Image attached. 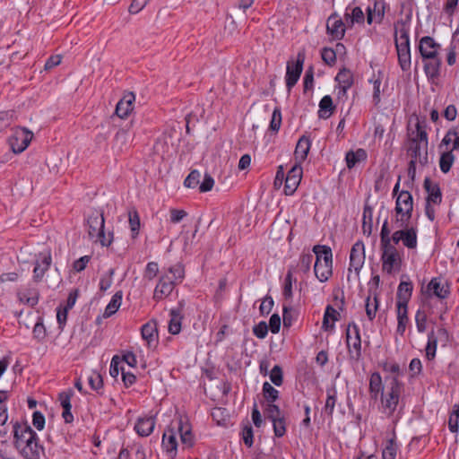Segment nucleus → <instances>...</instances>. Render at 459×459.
Here are the masks:
<instances>
[{"instance_id": "nucleus-1", "label": "nucleus", "mask_w": 459, "mask_h": 459, "mask_svg": "<svg viewBox=\"0 0 459 459\" xmlns=\"http://www.w3.org/2000/svg\"><path fill=\"white\" fill-rule=\"evenodd\" d=\"M13 446L23 459H40L44 446L39 443L38 434L27 421L12 420Z\"/></svg>"}, {"instance_id": "nucleus-2", "label": "nucleus", "mask_w": 459, "mask_h": 459, "mask_svg": "<svg viewBox=\"0 0 459 459\" xmlns=\"http://www.w3.org/2000/svg\"><path fill=\"white\" fill-rule=\"evenodd\" d=\"M88 234L91 238H96L102 247H109L113 242V232L105 233V219L103 212L92 210L87 217Z\"/></svg>"}, {"instance_id": "nucleus-3", "label": "nucleus", "mask_w": 459, "mask_h": 459, "mask_svg": "<svg viewBox=\"0 0 459 459\" xmlns=\"http://www.w3.org/2000/svg\"><path fill=\"white\" fill-rule=\"evenodd\" d=\"M313 252L316 254L315 275L321 282H325L333 274L332 249L327 246L316 245Z\"/></svg>"}, {"instance_id": "nucleus-4", "label": "nucleus", "mask_w": 459, "mask_h": 459, "mask_svg": "<svg viewBox=\"0 0 459 459\" xmlns=\"http://www.w3.org/2000/svg\"><path fill=\"white\" fill-rule=\"evenodd\" d=\"M403 388V384L394 377L388 386L387 392L380 395L381 405L379 410L386 417L390 418L394 415L398 404L400 396Z\"/></svg>"}, {"instance_id": "nucleus-5", "label": "nucleus", "mask_w": 459, "mask_h": 459, "mask_svg": "<svg viewBox=\"0 0 459 459\" xmlns=\"http://www.w3.org/2000/svg\"><path fill=\"white\" fill-rule=\"evenodd\" d=\"M382 271L387 274L399 272L403 262V251L389 245L380 246Z\"/></svg>"}, {"instance_id": "nucleus-6", "label": "nucleus", "mask_w": 459, "mask_h": 459, "mask_svg": "<svg viewBox=\"0 0 459 459\" xmlns=\"http://www.w3.org/2000/svg\"><path fill=\"white\" fill-rule=\"evenodd\" d=\"M395 227L402 228L411 220L413 211V199L411 194L407 190L400 192L395 202Z\"/></svg>"}, {"instance_id": "nucleus-7", "label": "nucleus", "mask_w": 459, "mask_h": 459, "mask_svg": "<svg viewBox=\"0 0 459 459\" xmlns=\"http://www.w3.org/2000/svg\"><path fill=\"white\" fill-rule=\"evenodd\" d=\"M346 345L351 360L359 361L361 359V337L358 325L351 322L346 332Z\"/></svg>"}, {"instance_id": "nucleus-8", "label": "nucleus", "mask_w": 459, "mask_h": 459, "mask_svg": "<svg viewBox=\"0 0 459 459\" xmlns=\"http://www.w3.org/2000/svg\"><path fill=\"white\" fill-rule=\"evenodd\" d=\"M365 19H367V15L365 16V13L360 7L350 4L346 7L344 19L336 20L332 29H339L340 27L346 29V26L352 27L356 24L362 25Z\"/></svg>"}, {"instance_id": "nucleus-9", "label": "nucleus", "mask_w": 459, "mask_h": 459, "mask_svg": "<svg viewBox=\"0 0 459 459\" xmlns=\"http://www.w3.org/2000/svg\"><path fill=\"white\" fill-rule=\"evenodd\" d=\"M32 138V132L25 127H17L9 137V144L14 153H22L27 149Z\"/></svg>"}, {"instance_id": "nucleus-10", "label": "nucleus", "mask_w": 459, "mask_h": 459, "mask_svg": "<svg viewBox=\"0 0 459 459\" xmlns=\"http://www.w3.org/2000/svg\"><path fill=\"white\" fill-rule=\"evenodd\" d=\"M450 284L441 277H434L422 290V294L426 298L437 297L439 299H447L450 295Z\"/></svg>"}, {"instance_id": "nucleus-11", "label": "nucleus", "mask_w": 459, "mask_h": 459, "mask_svg": "<svg viewBox=\"0 0 459 459\" xmlns=\"http://www.w3.org/2000/svg\"><path fill=\"white\" fill-rule=\"evenodd\" d=\"M305 61V54L299 52L296 61L290 60L287 63L286 69V87L290 91L298 82L303 70V64Z\"/></svg>"}, {"instance_id": "nucleus-12", "label": "nucleus", "mask_w": 459, "mask_h": 459, "mask_svg": "<svg viewBox=\"0 0 459 459\" xmlns=\"http://www.w3.org/2000/svg\"><path fill=\"white\" fill-rule=\"evenodd\" d=\"M52 264V255L50 250L40 252L36 255L34 268L32 271V280L34 282H40L45 273L49 270Z\"/></svg>"}, {"instance_id": "nucleus-13", "label": "nucleus", "mask_w": 459, "mask_h": 459, "mask_svg": "<svg viewBox=\"0 0 459 459\" xmlns=\"http://www.w3.org/2000/svg\"><path fill=\"white\" fill-rule=\"evenodd\" d=\"M386 8L389 9V5L385 0H368L366 9L367 23L380 24L384 20Z\"/></svg>"}, {"instance_id": "nucleus-14", "label": "nucleus", "mask_w": 459, "mask_h": 459, "mask_svg": "<svg viewBox=\"0 0 459 459\" xmlns=\"http://www.w3.org/2000/svg\"><path fill=\"white\" fill-rule=\"evenodd\" d=\"M406 152L411 157V160L419 161L421 166H426L429 163L428 157V144H421L416 143L414 139H408Z\"/></svg>"}, {"instance_id": "nucleus-15", "label": "nucleus", "mask_w": 459, "mask_h": 459, "mask_svg": "<svg viewBox=\"0 0 459 459\" xmlns=\"http://www.w3.org/2000/svg\"><path fill=\"white\" fill-rule=\"evenodd\" d=\"M302 175L303 169L300 164L293 165L292 168L288 171L283 189L286 195H292L296 192L298 186L300 184Z\"/></svg>"}, {"instance_id": "nucleus-16", "label": "nucleus", "mask_w": 459, "mask_h": 459, "mask_svg": "<svg viewBox=\"0 0 459 459\" xmlns=\"http://www.w3.org/2000/svg\"><path fill=\"white\" fill-rule=\"evenodd\" d=\"M364 261L365 247L362 241L358 240L351 249L349 271L351 272L353 269L358 275L364 264Z\"/></svg>"}, {"instance_id": "nucleus-17", "label": "nucleus", "mask_w": 459, "mask_h": 459, "mask_svg": "<svg viewBox=\"0 0 459 459\" xmlns=\"http://www.w3.org/2000/svg\"><path fill=\"white\" fill-rule=\"evenodd\" d=\"M176 282L172 278L163 275L160 278L158 284L153 292V299L161 300L171 294L175 288Z\"/></svg>"}, {"instance_id": "nucleus-18", "label": "nucleus", "mask_w": 459, "mask_h": 459, "mask_svg": "<svg viewBox=\"0 0 459 459\" xmlns=\"http://www.w3.org/2000/svg\"><path fill=\"white\" fill-rule=\"evenodd\" d=\"M402 238V228L400 230H395L391 235V230L388 225L387 219L385 220L381 231H380V246L387 245L389 243L393 247H397L396 246L401 242Z\"/></svg>"}, {"instance_id": "nucleus-19", "label": "nucleus", "mask_w": 459, "mask_h": 459, "mask_svg": "<svg viewBox=\"0 0 459 459\" xmlns=\"http://www.w3.org/2000/svg\"><path fill=\"white\" fill-rule=\"evenodd\" d=\"M135 96L133 92H128L117 102L115 113L120 118H126L134 109Z\"/></svg>"}, {"instance_id": "nucleus-20", "label": "nucleus", "mask_w": 459, "mask_h": 459, "mask_svg": "<svg viewBox=\"0 0 459 459\" xmlns=\"http://www.w3.org/2000/svg\"><path fill=\"white\" fill-rule=\"evenodd\" d=\"M424 64V71L427 77L434 81L440 75L441 60L438 56H432L431 57H422Z\"/></svg>"}, {"instance_id": "nucleus-21", "label": "nucleus", "mask_w": 459, "mask_h": 459, "mask_svg": "<svg viewBox=\"0 0 459 459\" xmlns=\"http://www.w3.org/2000/svg\"><path fill=\"white\" fill-rule=\"evenodd\" d=\"M413 290L412 282L408 281H401L398 285L397 292H396V306H404L408 307V303L411 298Z\"/></svg>"}, {"instance_id": "nucleus-22", "label": "nucleus", "mask_w": 459, "mask_h": 459, "mask_svg": "<svg viewBox=\"0 0 459 459\" xmlns=\"http://www.w3.org/2000/svg\"><path fill=\"white\" fill-rule=\"evenodd\" d=\"M407 222L402 227L401 242L408 249H415L418 245V229L414 226H408Z\"/></svg>"}, {"instance_id": "nucleus-23", "label": "nucleus", "mask_w": 459, "mask_h": 459, "mask_svg": "<svg viewBox=\"0 0 459 459\" xmlns=\"http://www.w3.org/2000/svg\"><path fill=\"white\" fill-rule=\"evenodd\" d=\"M183 307H184V301H180L178 303V307L176 308L170 309L169 316L170 319L169 322V332L171 334H178L181 331V324L183 319Z\"/></svg>"}, {"instance_id": "nucleus-24", "label": "nucleus", "mask_w": 459, "mask_h": 459, "mask_svg": "<svg viewBox=\"0 0 459 459\" xmlns=\"http://www.w3.org/2000/svg\"><path fill=\"white\" fill-rule=\"evenodd\" d=\"M423 186L428 193L426 203L439 204L442 201V193L438 184L432 183L429 178H426L423 182Z\"/></svg>"}, {"instance_id": "nucleus-25", "label": "nucleus", "mask_w": 459, "mask_h": 459, "mask_svg": "<svg viewBox=\"0 0 459 459\" xmlns=\"http://www.w3.org/2000/svg\"><path fill=\"white\" fill-rule=\"evenodd\" d=\"M311 147V141L307 136H301L297 144L294 151V156L296 160L295 164H302L303 161L306 160L307 154L309 152Z\"/></svg>"}, {"instance_id": "nucleus-26", "label": "nucleus", "mask_w": 459, "mask_h": 459, "mask_svg": "<svg viewBox=\"0 0 459 459\" xmlns=\"http://www.w3.org/2000/svg\"><path fill=\"white\" fill-rule=\"evenodd\" d=\"M440 48L439 44L429 36L421 38L419 44V51L421 57H431L437 56V50Z\"/></svg>"}, {"instance_id": "nucleus-27", "label": "nucleus", "mask_w": 459, "mask_h": 459, "mask_svg": "<svg viewBox=\"0 0 459 459\" xmlns=\"http://www.w3.org/2000/svg\"><path fill=\"white\" fill-rule=\"evenodd\" d=\"M384 384L382 377L378 372H373L369 377V396L371 400L377 401L384 394Z\"/></svg>"}, {"instance_id": "nucleus-28", "label": "nucleus", "mask_w": 459, "mask_h": 459, "mask_svg": "<svg viewBox=\"0 0 459 459\" xmlns=\"http://www.w3.org/2000/svg\"><path fill=\"white\" fill-rule=\"evenodd\" d=\"M161 446L169 457L171 459H175L177 455L178 442L176 434L172 429H169L163 433Z\"/></svg>"}, {"instance_id": "nucleus-29", "label": "nucleus", "mask_w": 459, "mask_h": 459, "mask_svg": "<svg viewBox=\"0 0 459 459\" xmlns=\"http://www.w3.org/2000/svg\"><path fill=\"white\" fill-rule=\"evenodd\" d=\"M399 418H396L393 420L394 427L392 429V437L386 440L385 448L383 449L382 457L383 459H395L398 446L396 444V434H395V425L397 424Z\"/></svg>"}, {"instance_id": "nucleus-30", "label": "nucleus", "mask_w": 459, "mask_h": 459, "mask_svg": "<svg viewBox=\"0 0 459 459\" xmlns=\"http://www.w3.org/2000/svg\"><path fill=\"white\" fill-rule=\"evenodd\" d=\"M426 127V119L424 118L420 120L419 117H417L415 130H412L408 134V139H414L416 140V143H421V144H429Z\"/></svg>"}, {"instance_id": "nucleus-31", "label": "nucleus", "mask_w": 459, "mask_h": 459, "mask_svg": "<svg viewBox=\"0 0 459 459\" xmlns=\"http://www.w3.org/2000/svg\"><path fill=\"white\" fill-rule=\"evenodd\" d=\"M155 427V417L149 416L139 418L134 425L136 433L141 437L150 436Z\"/></svg>"}, {"instance_id": "nucleus-32", "label": "nucleus", "mask_w": 459, "mask_h": 459, "mask_svg": "<svg viewBox=\"0 0 459 459\" xmlns=\"http://www.w3.org/2000/svg\"><path fill=\"white\" fill-rule=\"evenodd\" d=\"M17 297L20 302L34 307L39 303V292L37 289L30 288L22 291H18Z\"/></svg>"}, {"instance_id": "nucleus-33", "label": "nucleus", "mask_w": 459, "mask_h": 459, "mask_svg": "<svg viewBox=\"0 0 459 459\" xmlns=\"http://www.w3.org/2000/svg\"><path fill=\"white\" fill-rule=\"evenodd\" d=\"M367 158L368 153L364 149L359 148L356 151L351 150L347 152L345 155L346 166L349 169H351L357 163L366 160Z\"/></svg>"}, {"instance_id": "nucleus-34", "label": "nucleus", "mask_w": 459, "mask_h": 459, "mask_svg": "<svg viewBox=\"0 0 459 459\" xmlns=\"http://www.w3.org/2000/svg\"><path fill=\"white\" fill-rule=\"evenodd\" d=\"M141 334L148 344L154 342L158 338L157 321L152 319L144 324L141 328Z\"/></svg>"}, {"instance_id": "nucleus-35", "label": "nucleus", "mask_w": 459, "mask_h": 459, "mask_svg": "<svg viewBox=\"0 0 459 459\" xmlns=\"http://www.w3.org/2000/svg\"><path fill=\"white\" fill-rule=\"evenodd\" d=\"M337 402V390L334 385L326 388V400L323 411L333 418L335 404Z\"/></svg>"}, {"instance_id": "nucleus-36", "label": "nucleus", "mask_w": 459, "mask_h": 459, "mask_svg": "<svg viewBox=\"0 0 459 459\" xmlns=\"http://www.w3.org/2000/svg\"><path fill=\"white\" fill-rule=\"evenodd\" d=\"M334 110L335 106L333 105L332 97L330 95L324 96L319 102L318 117L323 119H327Z\"/></svg>"}, {"instance_id": "nucleus-37", "label": "nucleus", "mask_w": 459, "mask_h": 459, "mask_svg": "<svg viewBox=\"0 0 459 459\" xmlns=\"http://www.w3.org/2000/svg\"><path fill=\"white\" fill-rule=\"evenodd\" d=\"M394 44L396 51H410V37L407 30H394Z\"/></svg>"}, {"instance_id": "nucleus-38", "label": "nucleus", "mask_w": 459, "mask_h": 459, "mask_svg": "<svg viewBox=\"0 0 459 459\" xmlns=\"http://www.w3.org/2000/svg\"><path fill=\"white\" fill-rule=\"evenodd\" d=\"M396 313H397V328L396 332L400 335H403L406 326L409 323L408 317V307L404 306H396Z\"/></svg>"}, {"instance_id": "nucleus-39", "label": "nucleus", "mask_w": 459, "mask_h": 459, "mask_svg": "<svg viewBox=\"0 0 459 459\" xmlns=\"http://www.w3.org/2000/svg\"><path fill=\"white\" fill-rule=\"evenodd\" d=\"M122 297H123V293L121 290L117 291L112 296L111 300L107 305L104 314H103V316L105 318L110 317L118 310L119 307L121 306Z\"/></svg>"}, {"instance_id": "nucleus-40", "label": "nucleus", "mask_w": 459, "mask_h": 459, "mask_svg": "<svg viewBox=\"0 0 459 459\" xmlns=\"http://www.w3.org/2000/svg\"><path fill=\"white\" fill-rule=\"evenodd\" d=\"M373 209L366 204L363 208V218H362V232L364 235L370 236L373 229Z\"/></svg>"}, {"instance_id": "nucleus-41", "label": "nucleus", "mask_w": 459, "mask_h": 459, "mask_svg": "<svg viewBox=\"0 0 459 459\" xmlns=\"http://www.w3.org/2000/svg\"><path fill=\"white\" fill-rule=\"evenodd\" d=\"M335 81L338 85H343V91L349 90L353 84V74L349 69L342 68L337 74Z\"/></svg>"}, {"instance_id": "nucleus-42", "label": "nucleus", "mask_w": 459, "mask_h": 459, "mask_svg": "<svg viewBox=\"0 0 459 459\" xmlns=\"http://www.w3.org/2000/svg\"><path fill=\"white\" fill-rule=\"evenodd\" d=\"M296 281L297 280L293 277V269L292 267H290L284 278V284L282 290V295L285 299L290 300L292 299V284L293 282H296Z\"/></svg>"}, {"instance_id": "nucleus-43", "label": "nucleus", "mask_w": 459, "mask_h": 459, "mask_svg": "<svg viewBox=\"0 0 459 459\" xmlns=\"http://www.w3.org/2000/svg\"><path fill=\"white\" fill-rule=\"evenodd\" d=\"M437 347V338L435 335L434 330H431L428 333V342H427V345L425 348L426 358L429 360H432L436 357Z\"/></svg>"}, {"instance_id": "nucleus-44", "label": "nucleus", "mask_w": 459, "mask_h": 459, "mask_svg": "<svg viewBox=\"0 0 459 459\" xmlns=\"http://www.w3.org/2000/svg\"><path fill=\"white\" fill-rule=\"evenodd\" d=\"M262 393L264 399V403H274L279 399L280 393L270 383L264 382L262 387Z\"/></svg>"}, {"instance_id": "nucleus-45", "label": "nucleus", "mask_w": 459, "mask_h": 459, "mask_svg": "<svg viewBox=\"0 0 459 459\" xmlns=\"http://www.w3.org/2000/svg\"><path fill=\"white\" fill-rule=\"evenodd\" d=\"M455 156L452 151L443 152L439 159L440 170L445 174L448 173L455 162Z\"/></svg>"}, {"instance_id": "nucleus-46", "label": "nucleus", "mask_w": 459, "mask_h": 459, "mask_svg": "<svg viewBox=\"0 0 459 459\" xmlns=\"http://www.w3.org/2000/svg\"><path fill=\"white\" fill-rule=\"evenodd\" d=\"M371 296L369 295L366 299L365 308H366V314L369 321H373L376 317V313L379 307V299H378V294L377 292H374L373 294V299L374 303H370Z\"/></svg>"}, {"instance_id": "nucleus-47", "label": "nucleus", "mask_w": 459, "mask_h": 459, "mask_svg": "<svg viewBox=\"0 0 459 459\" xmlns=\"http://www.w3.org/2000/svg\"><path fill=\"white\" fill-rule=\"evenodd\" d=\"M275 437H281L287 430V423L285 414L271 420Z\"/></svg>"}, {"instance_id": "nucleus-48", "label": "nucleus", "mask_w": 459, "mask_h": 459, "mask_svg": "<svg viewBox=\"0 0 459 459\" xmlns=\"http://www.w3.org/2000/svg\"><path fill=\"white\" fill-rule=\"evenodd\" d=\"M128 216H129V225H130V230H131V236L133 238H135L138 236L139 230H140V226H141L140 216H139L138 212L135 209L129 211Z\"/></svg>"}, {"instance_id": "nucleus-49", "label": "nucleus", "mask_w": 459, "mask_h": 459, "mask_svg": "<svg viewBox=\"0 0 459 459\" xmlns=\"http://www.w3.org/2000/svg\"><path fill=\"white\" fill-rule=\"evenodd\" d=\"M329 318H331L333 322L338 321L340 318V313L333 308L331 305H327L325 307L324 319H323V328L325 330H328V328H333V325H329Z\"/></svg>"}, {"instance_id": "nucleus-50", "label": "nucleus", "mask_w": 459, "mask_h": 459, "mask_svg": "<svg viewBox=\"0 0 459 459\" xmlns=\"http://www.w3.org/2000/svg\"><path fill=\"white\" fill-rule=\"evenodd\" d=\"M262 405L264 406V414L266 420H271L284 414L274 403H263Z\"/></svg>"}, {"instance_id": "nucleus-51", "label": "nucleus", "mask_w": 459, "mask_h": 459, "mask_svg": "<svg viewBox=\"0 0 459 459\" xmlns=\"http://www.w3.org/2000/svg\"><path fill=\"white\" fill-rule=\"evenodd\" d=\"M459 403L453 405L452 412L449 416L448 429L452 433H457L459 429Z\"/></svg>"}, {"instance_id": "nucleus-52", "label": "nucleus", "mask_w": 459, "mask_h": 459, "mask_svg": "<svg viewBox=\"0 0 459 459\" xmlns=\"http://www.w3.org/2000/svg\"><path fill=\"white\" fill-rule=\"evenodd\" d=\"M88 383L91 388L100 394L103 388V379L100 373L92 371L88 377Z\"/></svg>"}, {"instance_id": "nucleus-53", "label": "nucleus", "mask_w": 459, "mask_h": 459, "mask_svg": "<svg viewBox=\"0 0 459 459\" xmlns=\"http://www.w3.org/2000/svg\"><path fill=\"white\" fill-rule=\"evenodd\" d=\"M33 337L38 340V342H42L47 336V330L43 324V317L39 316L38 320L32 330Z\"/></svg>"}, {"instance_id": "nucleus-54", "label": "nucleus", "mask_w": 459, "mask_h": 459, "mask_svg": "<svg viewBox=\"0 0 459 459\" xmlns=\"http://www.w3.org/2000/svg\"><path fill=\"white\" fill-rule=\"evenodd\" d=\"M398 56V64L401 69L403 72H408L411 70V50L410 51H396Z\"/></svg>"}, {"instance_id": "nucleus-55", "label": "nucleus", "mask_w": 459, "mask_h": 459, "mask_svg": "<svg viewBox=\"0 0 459 459\" xmlns=\"http://www.w3.org/2000/svg\"><path fill=\"white\" fill-rule=\"evenodd\" d=\"M270 380L276 386H281L283 383V372L280 365H275L269 374Z\"/></svg>"}, {"instance_id": "nucleus-56", "label": "nucleus", "mask_w": 459, "mask_h": 459, "mask_svg": "<svg viewBox=\"0 0 459 459\" xmlns=\"http://www.w3.org/2000/svg\"><path fill=\"white\" fill-rule=\"evenodd\" d=\"M313 255L311 254H301L299 256L298 267L299 269L304 273H307L310 270V266L313 261Z\"/></svg>"}, {"instance_id": "nucleus-57", "label": "nucleus", "mask_w": 459, "mask_h": 459, "mask_svg": "<svg viewBox=\"0 0 459 459\" xmlns=\"http://www.w3.org/2000/svg\"><path fill=\"white\" fill-rule=\"evenodd\" d=\"M200 178V172L193 169L184 180V186L188 188H195L199 185Z\"/></svg>"}, {"instance_id": "nucleus-58", "label": "nucleus", "mask_w": 459, "mask_h": 459, "mask_svg": "<svg viewBox=\"0 0 459 459\" xmlns=\"http://www.w3.org/2000/svg\"><path fill=\"white\" fill-rule=\"evenodd\" d=\"M115 274V269L110 268L106 274H104L100 281V290L106 291L110 288L113 282V275Z\"/></svg>"}, {"instance_id": "nucleus-59", "label": "nucleus", "mask_w": 459, "mask_h": 459, "mask_svg": "<svg viewBox=\"0 0 459 459\" xmlns=\"http://www.w3.org/2000/svg\"><path fill=\"white\" fill-rule=\"evenodd\" d=\"M416 327L419 333H424L427 329V314L424 310L419 309L415 315Z\"/></svg>"}, {"instance_id": "nucleus-60", "label": "nucleus", "mask_w": 459, "mask_h": 459, "mask_svg": "<svg viewBox=\"0 0 459 459\" xmlns=\"http://www.w3.org/2000/svg\"><path fill=\"white\" fill-rule=\"evenodd\" d=\"M281 125V112L279 108H275L272 114L270 122V130L278 132Z\"/></svg>"}, {"instance_id": "nucleus-61", "label": "nucleus", "mask_w": 459, "mask_h": 459, "mask_svg": "<svg viewBox=\"0 0 459 459\" xmlns=\"http://www.w3.org/2000/svg\"><path fill=\"white\" fill-rule=\"evenodd\" d=\"M168 271L169 273L172 274V276H173L172 280L176 282V284H178V282H181L185 277L184 267L180 264L170 266L168 269Z\"/></svg>"}, {"instance_id": "nucleus-62", "label": "nucleus", "mask_w": 459, "mask_h": 459, "mask_svg": "<svg viewBox=\"0 0 459 459\" xmlns=\"http://www.w3.org/2000/svg\"><path fill=\"white\" fill-rule=\"evenodd\" d=\"M322 60L328 65L332 66L336 62V54L333 48H324L321 51Z\"/></svg>"}, {"instance_id": "nucleus-63", "label": "nucleus", "mask_w": 459, "mask_h": 459, "mask_svg": "<svg viewBox=\"0 0 459 459\" xmlns=\"http://www.w3.org/2000/svg\"><path fill=\"white\" fill-rule=\"evenodd\" d=\"M159 273V265L156 262H149L145 267L143 277L149 281L153 280Z\"/></svg>"}, {"instance_id": "nucleus-64", "label": "nucleus", "mask_w": 459, "mask_h": 459, "mask_svg": "<svg viewBox=\"0 0 459 459\" xmlns=\"http://www.w3.org/2000/svg\"><path fill=\"white\" fill-rule=\"evenodd\" d=\"M242 438L244 444L247 447H251L254 444V433L251 425H246L242 429Z\"/></svg>"}]
</instances>
